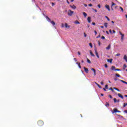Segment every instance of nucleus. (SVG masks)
<instances>
[{
  "instance_id": "1",
  "label": "nucleus",
  "mask_w": 127,
  "mask_h": 127,
  "mask_svg": "<svg viewBox=\"0 0 127 127\" xmlns=\"http://www.w3.org/2000/svg\"><path fill=\"white\" fill-rule=\"evenodd\" d=\"M37 124L39 127H42V126L44 125V122H43V121L40 120L38 122Z\"/></svg>"
},
{
  "instance_id": "2",
  "label": "nucleus",
  "mask_w": 127,
  "mask_h": 127,
  "mask_svg": "<svg viewBox=\"0 0 127 127\" xmlns=\"http://www.w3.org/2000/svg\"><path fill=\"white\" fill-rule=\"evenodd\" d=\"M73 13H74V11L71 10L70 9L68 10L67 12V14L69 16H72L73 15Z\"/></svg>"
},
{
  "instance_id": "3",
  "label": "nucleus",
  "mask_w": 127,
  "mask_h": 127,
  "mask_svg": "<svg viewBox=\"0 0 127 127\" xmlns=\"http://www.w3.org/2000/svg\"><path fill=\"white\" fill-rule=\"evenodd\" d=\"M115 113H121V111L118 110V109L117 108H114L113 111H112V114H115Z\"/></svg>"
},
{
  "instance_id": "4",
  "label": "nucleus",
  "mask_w": 127,
  "mask_h": 127,
  "mask_svg": "<svg viewBox=\"0 0 127 127\" xmlns=\"http://www.w3.org/2000/svg\"><path fill=\"white\" fill-rule=\"evenodd\" d=\"M94 51L95 52V54H96L97 58H100V56H99V54L98 53V52L97 51V48H95L94 49Z\"/></svg>"
},
{
  "instance_id": "5",
  "label": "nucleus",
  "mask_w": 127,
  "mask_h": 127,
  "mask_svg": "<svg viewBox=\"0 0 127 127\" xmlns=\"http://www.w3.org/2000/svg\"><path fill=\"white\" fill-rule=\"evenodd\" d=\"M120 35H121V40H124V37H125V34L121 33V31L119 32Z\"/></svg>"
},
{
  "instance_id": "6",
  "label": "nucleus",
  "mask_w": 127,
  "mask_h": 127,
  "mask_svg": "<svg viewBox=\"0 0 127 127\" xmlns=\"http://www.w3.org/2000/svg\"><path fill=\"white\" fill-rule=\"evenodd\" d=\"M105 7L106 8L108 9V11H111V9L110 8V5L107 4L105 5Z\"/></svg>"
},
{
  "instance_id": "7",
  "label": "nucleus",
  "mask_w": 127,
  "mask_h": 127,
  "mask_svg": "<svg viewBox=\"0 0 127 127\" xmlns=\"http://www.w3.org/2000/svg\"><path fill=\"white\" fill-rule=\"evenodd\" d=\"M84 71L86 73H89V69L86 67H84Z\"/></svg>"
},
{
  "instance_id": "8",
  "label": "nucleus",
  "mask_w": 127,
  "mask_h": 127,
  "mask_svg": "<svg viewBox=\"0 0 127 127\" xmlns=\"http://www.w3.org/2000/svg\"><path fill=\"white\" fill-rule=\"evenodd\" d=\"M91 70H92V71H93L94 76H96V69H95L94 68H92Z\"/></svg>"
},
{
  "instance_id": "9",
  "label": "nucleus",
  "mask_w": 127,
  "mask_h": 127,
  "mask_svg": "<svg viewBox=\"0 0 127 127\" xmlns=\"http://www.w3.org/2000/svg\"><path fill=\"white\" fill-rule=\"evenodd\" d=\"M118 96L119 97V98H121V99H124V96L121 93H119L118 94Z\"/></svg>"
},
{
  "instance_id": "10",
  "label": "nucleus",
  "mask_w": 127,
  "mask_h": 127,
  "mask_svg": "<svg viewBox=\"0 0 127 127\" xmlns=\"http://www.w3.org/2000/svg\"><path fill=\"white\" fill-rule=\"evenodd\" d=\"M107 50H110L111 49V44H109L108 47L106 48Z\"/></svg>"
},
{
  "instance_id": "11",
  "label": "nucleus",
  "mask_w": 127,
  "mask_h": 127,
  "mask_svg": "<svg viewBox=\"0 0 127 127\" xmlns=\"http://www.w3.org/2000/svg\"><path fill=\"white\" fill-rule=\"evenodd\" d=\"M107 62H109L110 63L112 64L113 62V59H108Z\"/></svg>"
},
{
  "instance_id": "12",
  "label": "nucleus",
  "mask_w": 127,
  "mask_h": 127,
  "mask_svg": "<svg viewBox=\"0 0 127 127\" xmlns=\"http://www.w3.org/2000/svg\"><path fill=\"white\" fill-rule=\"evenodd\" d=\"M110 70H114L115 71V70H116V66H112L111 67V68H110Z\"/></svg>"
},
{
  "instance_id": "13",
  "label": "nucleus",
  "mask_w": 127,
  "mask_h": 127,
  "mask_svg": "<svg viewBox=\"0 0 127 127\" xmlns=\"http://www.w3.org/2000/svg\"><path fill=\"white\" fill-rule=\"evenodd\" d=\"M124 60H125V61L127 63V55H124Z\"/></svg>"
},
{
  "instance_id": "14",
  "label": "nucleus",
  "mask_w": 127,
  "mask_h": 127,
  "mask_svg": "<svg viewBox=\"0 0 127 127\" xmlns=\"http://www.w3.org/2000/svg\"><path fill=\"white\" fill-rule=\"evenodd\" d=\"M69 6L70 7H71V8H73V9H76V6H75V5H73V6H72V5H69Z\"/></svg>"
},
{
  "instance_id": "15",
  "label": "nucleus",
  "mask_w": 127,
  "mask_h": 127,
  "mask_svg": "<svg viewBox=\"0 0 127 127\" xmlns=\"http://www.w3.org/2000/svg\"><path fill=\"white\" fill-rule=\"evenodd\" d=\"M95 83L96 84V85H97V86H98V87H99L100 88V89H102V86H101V85H100V84H99L97 82H95Z\"/></svg>"
},
{
  "instance_id": "16",
  "label": "nucleus",
  "mask_w": 127,
  "mask_h": 127,
  "mask_svg": "<svg viewBox=\"0 0 127 127\" xmlns=\"http://www.w3.org/2000/svg\"><path fill=\"white\" fill-rule=\"evenodd\" d=\"M87 20H88V22H89V23H90L91 22V17H88L87 18Z\"/></svg>"
},
{
  "instance_id": "17",
  "label": "nucleus",
  "mask_w": 127,
  "mask_h": 127,
  "mask_svg": "<svg viewBox=\"0 0 127 127\" xmlns=\"http://www.w3.org/2000/svg\"><path fill=\"white\" fill-rule=\"evenodd\" d=\"M82 13H83V14L84 17H87V13H86V12H83Z\"/></svg>"
},
{
  "instance_id": "18",
  "label": "nucleus",
  "mask_w": 127,
  "mask_h": 127,
  "mask_svg": "<svg viewBox=\"0 0 127 127\" xmlns=\"http://www.w3.org/2000/svg\"><path fill=\"white\" fill-rule=\"evenodd\" d=\"M105 106L107 107V108L110 107V104H109L108 102H106L105 104Z\"/></svg>"
},
{
  "instance_id": "19",
  "label": "nucleus",
  "mask_w": 127,
  "mask_h": 127,
  "mask_svg": "<svg viewBox=\"0 0 127 127\" xmlns=\"http://www.w3.org/2000/svg\"><path fill=\"white\" fill-rule=\"evenodd\" d=\"M90 55L91 56H93V57H95V55H94V54H93V52H92V51H90Z\"/></svg>"
},
{
  "instance_id": "20",
  "label": "nucleus",
  "mask_w": 127,
  "mask_h": 127,
  "mask_svg": "<svg viewBox=\"0 0 127 127\" xmlns=\"http://www.w3.org/2000/svg\"><path fill=\"white\" fill-rule=\"evenodd\" d=\"M76 64H78V67L79 68H81V64L80 63H76Z\"/></svg>"
},
{
  "instance_id": "21",
  "label": "nucleus",
  "mask_w": 127,
  "mask_h": 127,
  "mask_svg": "<svg viewBox=\"0 0 127 127\" xmlns=\"http://www.w3.org/2000/svg\"><path fill=\"white\" fill-rule=\"evenodd\" d=\"M64 26H65V27H66V28H69V27H70L68 25V24H67V23H65V24H64Z\"/></svg>"
},
{
  "instance_id": "22",
  "label": "nucleus",
  "mask_w": 127,
  "mask_h": 127,
  "mask_svg": "<svg viewBox=\"0 0 127 127\" xmlns=\"http://www.w3.org/2000/svg\"><path fill=\"white\" fill-rule=\"evenodd\" d=\"M51 23L52 24V25L54 26L55 25V22L54 21H51Z\"/></svg>"
},
{
  "instance_id": "23",
  "label": "nucleus",
  "mask_w": 127,
  "mask_h": 127,
  "mask_svg": "<svg viewBox=\"0 0 127 127\" xmlns=\"http://www.w3.org/2000/svg\"><path fill=\"white\" fill-rule=\"evenodd\" d=\"M113 89L114 90H116V91H118V92H120V89H119L118 88H117V87H114Z\"/></svg>"
},
{
  "instance_id": "24",
  "label": "nucleus",
  "mask_w": 127,
  "mask_h": 127,
  "mask_svg": "<svg viewBox=\"0 0 127 127\" xmlns=\"http://www.w3.org/2000/svg\"><path fill=\"white\" fill-rule=\"evenodd\" d=\"M126 68H127V64H124V65H123L124 70H125L126 69Z\"/></svg>"
},
{
  "instance_id": "25",
  "label": "nucleus",
  "mask_w": 127,
  "mask_h": 127,
  "mask_svg": "<svg viewBox=\"0 0 127 127\" xmlns=\"http://www.w3.org/2000/svg\"><path fill=\"white\" fill-rule=\"evenodd\" d=\"M75 24H80V23L79 22V21H78V20H76L75 21Z\"/></svg>"
},
{
  "instance_id": "26",
  "label": "nucleus",
  "mask_w": 127,
  "mask_h": 127,
  "mask_svg": "<svg viewBox=\"0 0 127 127\" xmlns=\"http://www.w3.org/2000/svg\"><path fill=\"white\" fill-rule=\"evenodd\" d=\"M104 26L106 27V28H107V27H108V23H105L104 24Z\"/></svg>"
},
{
  "instance_id": "27",
  "label": "nucleus",
  "mask_w": 127,
  "mask_h": 127,
  "mask_svg": "<svg viewBox=\"0 0 127 127\" xmlns=\"http://www.w3.org/2000/svg\"><path fill=\"white\" fill-rule=\"evenodd\" d=\"M89 46H90L91 48H93V44H92V43H89Z\"/></svg>"
},
{
  "instance_id": "28",
  "label": "nucleus",
  "mask_w": 127,
  "mask_h": 127,
  "mask_svg": "<svg viewBox=\"0 0 127 127\" xmlns=\"http://www.w3.org/2000/svg\"><path fill=\"white\" fill-rule=\"evenodd\" d=\"M87 62H88V63H89V64H91V61H90V60H89V59H87Z\"/></svg>"
},
{
  "instance_id": "29",
  "label": "nucleus",
  "mask_w": 127,
  "mask_h": 127,
  "mask_svg": "<svg viewBox=\"0 0 127 127\" xmlns=\"http://www.w3.org/2000/svg\"><path fill=\"white\" fill-rule=\"evenodd\" d=\"M115 71H122V69H119V68H117V69H115Z\"/></svg>"
},
{
  "instance_id": "30",
  "label": "nucleus",
  "mask_w": 127,
  "mask_h": 127,
  "mask_svg": "<svg viewBox=\"0 0 127 127\" xmlns=\"http://www.w3.org/2000/svg\"><path fill=\"white\" fill-rule=\"evenodd\" d=\"M116 76L117 77H121V75H120V74H118V73H116Z\"/></svg>"
},
{
  "instance_id": "31",
  "label": "nucleus",
  "mask_w": 127,
  "mask_h": 127,
  "mask_svg": "<svg viewBox=\"0 0 127 127\" xmlns=\"http://www.w3.org/2000/svg\"><path fill=\"white\" fill-rule=\"evenodd\" d=\"M114 5H116V3H115L114 2H112V6H114Z\"/></svg>"
},
{
  "instance_id": "32",
  "label": "nucleus",
  "mask_w": 127,
  "mask_h": 127,
  "mask_svg": "<svg viewBox=\"0 0 127 127\" xmlns=\"http://www.w3.org/2000/svg\"><path fill=\"white\" fill-rule=\"evenodd\" d=\"M106 18H107V20H108V21H110V18H109V17H108V16H105Z\"/></svg>"
},
{
  "instance_id": "33",
  "label": "nucleus",
  "mask_w": 127,
  "mask_h": 127,
  "mask_svg": "<svg viewBox=\"0 0 127 127\" xmlns=\"http://www.w3.org/2000/svg\"><path fill=\"white\" fill-rule=\"evenodd\" d=\"M114 103H117V98L114 99Z\"/></svg>"
},
{
  "instance_id": "34",
  "label": "nucleus",
  "mask_w": 127,
  "mask_h": 127,
  "mask_svg": "<svg viewBox=\"0 0 127 127\" xmlns=\"http://www.w3.org/2000/svg\"><path fill=\"white\" fill-rule=\"evenodd\" d=\"M109 88V87H108V84H106V85H105V89H108Z\"/></svg>"
},
{
  "instance_id": "35",
  "label": "nucleus",
  "mask_w": 127,
  "mask_h": 127,
  "mask_svg": "<svg viewBox=\"0 0 127 127\" xmlns=\"http://www.w3.org/2000/svg\"><path fill=\"white\" fill-rule=\"evenodd\" d=\"M120 82H122V83H125L126 81L123 80H120Z\"/></svg>"
},
{
  "instance_id": "36",
  "label": "nucleus",
  "mask_w": 127,
  "mask_h": 127,
  "mask_svg": "<svg viewBox=\"0 0 127 127\" xmlns=\"http://www.w3.org/2000/svg\"><path fill=\"white\" fill-rule=\"evenodd\" d=\"M120 82H122V83H125L126 81L123 80H120Z\"/></svg>"
},
{
  "instance_id": "37",
  "label": "nucleus",
  "mask_w": 127,
  "mask_h": 127,
  "mask_svg": "<svg viewBox=\"0 0 127 127\" xmlns=\"http://www.w3.org/2000/svg\"><path fill=\"white\" fill-rule=\"evenodd\" d=\"M101 39H106V38L104 36L101 37Z\"/></svg>"
},
{
  "instance_id": "38",
  "label": "nucleus",
  "mask_w": 127,
  "mask_h": 127,
  "mask_svg": "<svg viewBox=\"0 0 127 127\" xmlns=\"http://www.w3.org/2000/svg\"><path fill=\"white\" fill-rule=\"evenodd\" d=\"M121 56V54H120V53H118L116 55V56Z\"/></svg>"
},
{
  "instance_id": "39",
  "label": "nucleus",
  "mask_w": 127,
  "mask_h": 127,
  "mask_svg": "<svg viewBox=\"0 0 127 127\" xmlns=\"http://www.w3.org/2000/svg\"><path fill=\"white\" fill-rule=\"evenodd\" d=\"M98 42L99 46H101V42H100V41H98Z\"/></svg>"
},
{
  "instance_id": "40",
  "label": "nucleus",
  "mask_w": 127,
  "mask_h": 127,
  "mask_svg": "<svg viewBox=\"0 0 127 127\" xmlns=\"http://www.w3.org/2000/svg\"><path fill=\"white\" fill-rule=\"evenodd\" d=\"M109 90H111L112 92H114V89H113V88H110Z\"/></svg>"
},
{
  "instance_id": "41",
  "label": "nucleus",
  "mask_w": 127,
  "mask_h": 127,
  "mask_svg": "<svg viewBox=\"0 0 127 127\" xmlns=\"http://www.w3.org/2000/svg\"><path fill=\"white\" fill-rule=\"evenodd\" d=\"M120 9H121L122 11H124V9L122 7H120Z\"/></svg>"
},
{
  "instance_id": "42",
  "label": "nucleus",
  "mask_w": 127,
  "mask_h": 127,
  "mask_svg": "<svg viewBox=\"0 0 127 127\" xmlns=\"http://www.w3.org/2000/svg\"><path fill=\"white\" fill-rule=\"evenodd\" d=\"M104 66H105V68H108V64H105Z\"/></svg>"
},
{
  "instance_id": "43",
  "label": "nucleus",
  "mask_w": 127,
  "mask_h": 127,
  "mask_svg": "<svg viewBox=\"0 0 127 127\" xmlns=\"http://www.w3.org/2000/svg\"><path fill=\"white\" fill-rule=\"evenodd\" d=\"M100 37H101V35H99L96 38H100Z\"/></svg>"
},
{
  "instance_id": "44",
  "label": "nucleus",
  "mask_w": 127,
  "mask_h": 127,
  "mask_svg": "<svg viewBox=\"0 0 127 127\" xmlns=\"http://www.w3.org/2000/svg\"><path fill=\"white\" fill-rule=\"evenodd\" d=\"M97 6L99 7V8H101V5L100 4H98L97 5Z\"/></svg>"
},
{
  "instance_id": "45",
  "label": "nucleus",
  "mask_w": 127,
  "mask_h": 127,
  "mask_svg": "<svg viewBox=\"0 0 127 127\" xmlns=\"http://www.w3.org/2000/svg\"><path fill=\"white\" fill-rule=\"evenodd\" d=\"M73 59H74L75 62H77V59L74 58Z\"/></svg>"
},
{
  "instance_id": "46",
  "label": "nucleus",
  "mask_w": 127,
  "mask_h": 127,
  "mask_svg": "<svg viewBox=\"0 0 127 127\" xmlns=\"http://www.w3.org/2000/svg\"><path fill=\"white\" fill-rule=\"evenodd\" d=\"M109 97L110 98V99H113V96H112V95H109Z\"/></svg>"
},
{
  "instance_id": "47",
  "label": "nucleus",
  "mask_w": 127,
  "mask_h": 127,
  "mask_svg": "<svg viewBox=\"0 0 127 127\" xmlns=\"http://www.w3.org/2000/svg\"><path fill=\"white\" fill-rule=\"evenodd\" d=\"M88 6H93V4H88Z\"/></svg>"
},
{
  "instance_id": "48",
  "label": "nucleus",
  "mask_w": 127,
  "mask_h": 127,
  "mask_svg": "<svg viewBox=\"0 0 127 127\" xmlns=\"http://www.w3.org/2000/svg\"><path fill=\"white\" fill-rule=\"evenodd\" d=\"M93 10L95 11V12H97L98 11L96 9H93Z\"/></svg>"
},
{
  "instance_id": "49",
  "label": "nucleus",
  "mask_w": 127,
  "mask_h": 127,
  "mask_svg": "<svg viewBox=\"0 0 127 127\" xmlns=\"http://www.w3.org/2000/svg\"><path fill=\"white\" fill-rule=\"evenodd\" d=\"M92 25H96L95 22H92Z\"/></svg>"
},
{
  "instance_id": "50",
  "label": "nucleus",
  "mask_w": 127,
  "mask_h": 127,
  "mask_svg": "<svg viewBox=\"0 0 127 127\" xmlns=\"http://www.w3.org/2000/svg\"><path fill=\"white\" fill-rule=\"evenodd\" d=\"M126 106H127V104H126V103H124L123 107L125 108L126 107Z\"/></svg>"
},
{
  "instance_id": "51",
  "label": "nucleus",
  "mask_w": 127,
  "mask_h": 127,
  "mask_svg": "<svg viewBox=\"0 0 127 127\" xmlns=\"http://www.w3.org/2000/svg\"><path fill=\"white\" fill-rule=\"evenodd\" d=\"M84 37H87V35L86 34V33H84Z\"/></svg>"
},
{
  "instance_id": "52",
  "label": "nucleus",
  "mask_w": 127,
  "mask_h": 127,
  "mask_svg": "<svg viewBox=\"0 0 127 127\" xmlns=\"http://www.w3.org/2000/svg\"><path fill=\"white\" fill-rule=\"evenodd\" d=\"M62 27H64V24L63 23L62 24Z\"/></svg>"
},
{
  "instance_id": "53",
  "label": "nucleus",
  "mask_w": 127,
  "mask_h": 127,
  "mask_svg": "<svg viewBox=\"0 0 127 127\" xmlns=\"http://www.w3.org/2000/svg\"><path fill=\"white\" fill-rule=\"evenodd\" d=\"M100 84H101V85H104V82H101Z\"/></svg>"
},
{
  "instance_id": "54",
  "label": "nucleus",
  "mask_w": 127,
  "mask_h": 127,
  "mask_svg": "<svg viewBox=\"0 0 127 127\" xmlns=\"http://www.w3.org/2000/svg\"><path fill=\"white\" fill-rule=\"evenodd\" d=\"M109 32H110V33H112V30L110 29L109 30Z\"/></svg>"
},
{
  "instance_id": "55",
  "label": "nucleus",
  "mask_w": 127,
  "mask_h": 127,
  "mask_svg": "<svg viewBox=\"0 0 127 127\" xmlns=\"http://www.w3.org/2000/svg\"><path fill=\"white\" fill-rule=\"evenodd\" d=\"M94 33H95L96 35H97V31L95 30V31H94Z\"/></svg>"
},
{
  "instance_id": "56",
  "label": "nucleus",
  "mask_w": 127,
  "mask_h": 127,
  "mask_svg": "<svg viewBox=\"0 0 127 127\" xmlns=\"http://www.w3.org/2000/svg\"><path fill=\"white\" fill-rule=\"evenodd\" d=\"M78 55H81V53H80V52H78Z\"/></svg>"
},
{
  "instance_id": "57",
  "label": "nucleus",
  "mask_w": 127,
  "mask_h": 127,
  "mask_svg": "<svg viewBox=\"0 0 127 127\" xmlns=\"http://www.w3.org/2000/svg\"><path fill=\"white\" fill-rule=\"evenodd\" d=\"M67 3L69 4L70 3V2H69V1H68V0H66Z\"/></svg>"
},
{
  "instance_id": "58",
  "label": "nucleus",
  "mask_w": 127,
  "mask_h": 127,
  "mask_svg": "<svg viewBox=\"0 0 127 127\" xmlns=\"http://www.w3.org/2000/svg\"><path fill=\"white\" fill-rule=\"evenodd\" d=\"M113 33H116V31H115V30H113Z\"/></svg>"
},
{
  "instance_id": "59",
  "label": "nucleus",
  "mask_w": 127,
  "mask_h": 127,
  "mask_svg": "<svg viewBox=\"0 0 127 127\" xmlns=\"http://www.w3.org/2000/svg\"><path fill=\"white\" fill-rule=\"evenodd\" d=\"M101 28H104V26H100Z\"/></svg>"
},
{
  "instance_id": "60",
  "label": "nucleus",
  "mask_w": 127,
  "mask_h": 127,
  "mask_svg": "<svg viewBox=\"0 0 127 127\" xmlns=\"http://www.w3.org/2000/svg\"><path fill=\"white\" fill-rule=\"evenodd\" d=\"M46 18H47V19H48V18H49V17H48V16H46Z\"/></svg>"
},
{
  "instance_id": "61",
  "label": "nucleus",
  "mask_w": 127,
  "mask_h": 127,
  "mask_svg": "<svg viewBox=\"0 0 127 127\" xmlns=\"http://www.w3.org/2000/svg\"><path fill=\"white\" fill-rule=\"evenodd\" d=\"M106 33H107V34H108V35L109 34V32H108V31H106Z\"/></svg>"
},
{
  "instance_id": "62",
  "label": "nucleus",
  "mask_w": 127,
  "mask_h": 127,
  "mask_svg": "<svg viewBox=\"0 0 127 127\" xmlns=\"http://www.w3.org/2000/svg\"><path fill=\"white\" fill-rule=\"evenodd\" d=\"M124 113H127V110H125V111H124Z\"/></svg>"
},
{
  "instance_id": "63",
  "label": "nucleus",
  "mask_w": 127,
  "mask_h": 127,
  "mask_svg": "<svg viewBox=\"0 0 127 127\" xmlns=\"http://www.w3.org/2000/svg\"><path fill=\"white\" fill-rule=\"evenodd\" d=\"M84 6H85L86 7H87V5L86 4H84Z\"/></svg>"
},
{
  "instance_id": "64",
  "label": "nucleus",
  "mask_w": 127,
  "mask_h": 127,
  "mask_svg": "<svg viewBox=\"0 0 127 127\" xmlns=\"http://www.w3.org/2000/svg\"><path fill=\"white\" fill-rule=\"evenodd\" d=\"M125 97H126V98H127V95H125Z\"/></svg>"
}]
</instances>
